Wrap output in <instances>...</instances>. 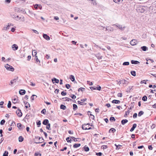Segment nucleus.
I'll return each instance as SVG.
<instances>
[{"mask_svg":"<svg viewBox=\"0 0 156 156\" xmlns=\"http://www.w3.org/2000/svg\"><path fill=\"white\" fill-rule=\"evenodd\" d=\"M90 125V124L89 123L83 124L82 126V129L83 130L91 129L92 128L89 127Z\"/></svg>","mask_w":156,"mask_h":156,"instance_id":"obj_1","label":"nucleus"},{"mask_svg":"<svg viewBox=\"0 0 156 156\" xmlns=\"http://www.w3.org/2000/svg\"><path fill=\"white\" fill-rule=\"evenodd\" d=\"M5 67L8 70H10L11 71H13L14 69L13 67L7 64L5 65Z\"/></svg>","mask_w":156,"mask_h":156,"instance_id":"obj_2","label":"nucleus"},{"mask_svg":"<svg viewBox=\"0 0 156 156\" xmlns=\"http://www.w3.org/2000/svg\"><path fill=\"white\" fill-rule=\"evenodd\" d=\"M86 98L81 99L80 101H78V103L79 104H80L81 105H86L87 104V103L84 102L86 101Z\"/></svg>","mask_w":156,"mask_h":156,"instance_id":"obj_3","label":"nucleus"},{"mask_svg":"<svg viewBox=\"0 0 156 156\" xmlns=\"http://www.w3.org/2000/svg\"><path fill=\"white\" fill-rule=\"evenodd\" d=\"M114 25H115L116 27H118L122 31L125 28V26H123L122 25L118 24H114Z\"/></svg>","mask_w":156,"mask_h":156,"instance_id":"obj_4","label":"nucleus"},{"mask_svg":"<svg viewBox=\"0 0 156 156\" xmlns=\"http://www.w3.org/2000/svg\"><path fill=\"white\" fill-rule=\"evenodd\" d=\"M121 83L123 85V86L124 87H126L128 84L129 82L124 79H122V80Z\"/></svg>","mask_w":156,"mask_h":156,"instance_id":"obj_5","label":"nucleus"},{"mask_svg":"<svg viewBox=\"0 0 156 156\" xmlns=\"http://www.w3.org/2000/svg\"><path fill=\"white\" fill-rule=\"evenodd\" d=\"M101 27L103 28V30H104V29L105 28V31L108 30V31L111 32L113 31L114 30V29L113 28H112L110 27H108L106 28L103 27L102 26H101Z\"/></svg>","mask_w":156,"mask_h":156,"instance_id":"obj_6","label":"nucleus"},{"mask_svg":"<svg viewBox=\"0 0 156 156\" xmlns=\"http://www.w3.org/2000/svg\"><path fill=\"white\" fill-rule=\"evenodd\" d=\"M12 100L13 101L12 102L13 103H17L18 101V97L17 96H14Z\"/></svg>","mask_w":156,"mask_h":156,"instance_id":"obj_7","label":"nucleus"},{"mask_svg":"<svg viewBox=\"0 0 156 156\" xmlns=\"http://www.w3.org/2000/svg\"><path fill=\"white\" fill-rule=\"evenodd\" d=\"M16 114L19 117H21L22 115V113L20 109H18V110L16 112Z\"/></svg>","mask_w":156,"mask_h":156,"instance_id":"obj_8","label":"nucleus"},{"mask_svg":"<svg viewBox=\"0 0 156 156\" xmlns=\"http://www.w3.org/2000/svg\"><path fill=\"white\" fill-rule=\"evenodd\" d=\"M136 39H133L130 42V44L133 46L136 44Z\"/></svg>","mask_w":156,"mask_h":156,"instance_id":"obj_9","label":"nucleus"},{"mask_svg":"<svg viewBox=\"0 0 156 156\" xmlns=\"http://www.w3.org/2000/svg\"><path fill=\"white\" fill-rule=\"evenodd\" d=\"M43 37L47 41H48L50 40V37L46 34H43Z\"/></svg>","mask_w":156,"mask_h":156,"instance_id":"obj_10","label":"nucleus"},{"mask_svg":"<svg viewBox=\"0 0 156 156\" xmlns=\"http://www.w3.org/2000/svg\"><path fill=\"white\" fill-rule=\"evenodd\" d=\"M12 48L14 51L18 49V46L15 44H14L12 45Z\"/></svg>","mask_w":156,"mask_h":156,"instance_id":"obj_11","label":"nucleus"},{"mask_svg":"<svg viewBox=\"0 0 156 156\" xmlns=\"http://www.w3.org/2000/svg\"><path fill=\"white\" fill-rule=\"evenodd\" d=\"M18 77H16V78L14 79L13 80H11L10 82L11 84H12L14 83H16V82L18 80Z\"/></svg>","mask_w":156,"mask_h":156,"instance_id":"obj_12","label":"nucleus"},{"mask_svg":"<svg viewBox=\"0 0 156 156\" xmlns=\"http://www.w3.org/2000/svg\"><path fill=\"white\" fill-rule=\"evenodd\" d=\"M136 126H137V125L136 124H135V123L133 125L132 127L130 129V132L133 131L135 129L136 127Z\"/></svg>","mask_w":156,"mask_h":156,"instance_id":"obj_13","label":"nucleus"},{"mask_svg":"<svg viewBox=\"0 0 156 156\" xmlns=\"http://www.w3.org/2000/svg\"><path fill=\"white\" fill-rule=\"evenodd\" d=\"M49 121L47 119H44L42 122L43 124L45 125H47Z\"/></svg>","mask_w":156,"mask_h":156,"instance_id":"obj_14","label":"nucleus"},{"mask_svg":"<svg viewBox=\"0 0 156 156\" xmlns=\"http://www.w3.org/2000/svg\"><path fill=\"white\" fill-rule=\"evenodd\" d=\"M26 93V91L24 90H20L19 91V94L21 95L24 94Z\"/></svg>","mask_w":156,"mask_h":156,"instance_id":"obj_15","label":"nucleus"},{"mask_svg":"<svg viewBox=\"0 0 156 156\" xmlns=\"http://www.w3.org/2000/svg\"><path fill=\"white\" fill-rule=\"evenodd\" d=\"M131 63L132 64H138L140 63V62L139 61L133 60L131 61Z\"/></svg>","mask_w":156,"mask_h":156,"instance_id":"obj_16","label":"nucleus"},{"mask_svg":"<svg viewBox=\"0 0 156 156\" xmlns=\"http://www.w3.org/2000/svg\"><path fill=\"white\" fill-rule=\"evenodd\" d=\"M112 103L115 104H119L120 103V101L118 100H114L112 101Z\"/></svg>","mask_w":156,"mask_h":156,"instance_id":"obj_17","label":"nucleus"},{"mask_svg":"<svg viewBox=\"0 0 156 156\" xmlns=\"http://www.w3.org/2000/svg\"><path fill=\"white\" fill-rule=\"evenodd\" d=\"M52 82L54 83V81H55V83H58L59 82V80L58 79H56V78H54L53 79H52Z\"/></svg>","mask_w":156,"mask_h":156,"instance_id":"obj_18","label":"nucleus"},{"mask_svg":"<svg viewBox=\"0 0 156 156\" xmlns=\"http://www.w3.org/2000/svg\"><path fill=\"white\" fill-rule=\"evenodd\" d=\"M96 57L98 59H101L102 58V56H101L100 54L99 53H98L96 55Z\"/></svg>","mask_w":156,"mask_h":156,"instance_id":"obj_19","label":"nucleus"},{"mask_svg":"<svg viewBox=\"0 0 156 156\" xmlns=\"http://www.w3.org/2000/svg\"><path fill=\"white\" fill-rule=\"evenodd\" d=\"M128 122L127 119H123L121 121V123L122 125H124L125 123H127Z\"/></svg>","mask_w":156,"mask_h":156,"instance_id":"obj_20","label":"nucleus"},{"mask_svg":"<svg viewBox=\"0 0 156 156\" xmlns=\"http://www.w3.org/2000/svg\"><path fill=\"white\" fill-rule=\"evenodd\" d=\"M62 99L63 100V101H69L70 100V101L72 100L71 99H69L68 98H62Z\"/></svg>","mask_w":156,"mask_h":156,"instance_id":"obj_21","label":"nucleus"},{"mask_svg":"<svg viewBox=\"0 0 156 156\" xmlns=\"http://www.w3.org/2000/svg\"><path fill=\"white\" fill-rule=\"evenodd\" d=\"M81 145V144H75L73 145V147L74 148H76L78 147H79Z\"/></svg>","mask_w":156,"mask_h":156,"instance_id":"obj_22","label":"nucleus"},{"mask_svg":"<svg viewBox=\"0 0 156 156\" xmlns=\"http://www.w3.org/2000/svg\"><path fill=\"white\" fill-rule=\"evenodd\" d=\"M90 111H88L87 112V114L88 115H90V116L91 118L93 119H94V115L90 113Z\"/></svg>","mask_w":156,"mask_h":156,"instance_id":"obj_23","label":"nucleus"},{"mask_svg":"<svg viewBox=\"0 0 156 156\" xmlns=\"http://www.w3.org/2000/svg\"><path fill=\"white\" fill-rule=\"evenodd\" d=\"M141 49L143 51H146L147 49V48L146 46H143L141 47Z\"/></svg>","mask_w":156,"mask_h":156,"instance_id":"obj_24","label":"nucleus"},{"mask_svg":"<svg viewBox=\"0 0 156 156\" xmlns=\"http://www.w3.org/2000/svg\"><path fill=\"white\" fill-rule=\"evenodd\" d=\"M69 79L71 80L73 82L75 81L74 76L73 75H71L69 76Z\"/></svg>","mask_w":156,"mask_h":156,"instance_id":"obj_25","label":"nucleus"},{"mask_svg":"<svg viewBox=\"0 0 156 156\" xmlns=\"http://www.w3.org/2000/svg\"><path fill=\"white\" fill-rule=\"evenodd\" d=\"M60 108L61 109H62L64 110L66 109V107L65 105H60Z\"/></svg>","mask_w":156,"mask_h":156,"instance_id":"obj_26","label":"nucleus"},{"mask_svg":"<svg viewBox=\"0 0 156 156\" xmlns=\"http://www.w3.org/2000/svg\"><path fill=\"white\" fill-rule=\"evenodd\" d=\"M9 27L10 25H9V23H8V25L5 26L4 27L3 30H6L9 29Z\"/></svg>","mask_w":156,"mask_h":156,"instance_id":"obj_27","label":"nucleus"},{"mask_svg":"<svg viewBox=\"0 0 156 156\" xmlns=\"http://www.w3.org/2000/svg\"><path fill=\"white\" fill-rule=\"evenodd\" d=\"M84 150L85 151H89V148L86 145H85L84 147Z\"/></svg>","mask_w":156,"mask_h":156,"instance_id":"obj_28","label":"nucleus"},{"mask_svg":"<svg viewBox=\"0 0 156 156\" xmlns=\"http://www.w3.org/2000/svg\"><path fill=\"white\" fill-rule=\"evenodd\" d=\"M116 131V130L114 129V128H111L109 131V132L110 133L111 132H112V133H114Z\"/></svg>","mask_w":156,"mask_h":156,"instance_id":"obj_29","label":"nucleus"},{"mask_svg":"<svg viewBox=\"0 0 156 156\" xmlns=\"http://www.w3.org/2000/svg\"><path fill=\"white\" fill-rule=\"evenodd\" d=\"M23 140V138L22 136H20L19 137V141L20 142H22Z\"/></svg>","mask_w":156,"mask_h":156,"instance_id":"obj_30","label":"nucleus"},{"mask_svg":"<svg viewBox=\"0 0 156 156\" xmlns=\"http://www.w3.org/2000/svg\"><path fill=\"white\" fill-rule=\"evenodd\" d=\"M77 106L76 104H73V109L74 110L77 109Z\"/></svg>","mask_w":156,"mask_h":156,"instance_id":"obj_31","label":"nucleus"},{"mask_svg":"<svg viewBox=\"0 0 156 156\" xmlns=\"http://www.w3.org/2000/svg\"><path fill=\"white\" fill-rule=\"evenodd\" d=\"M46 125H47V126H46V129H47L49 130H51V129L50 128V124L48 123Z\"/></svg>","mask_w":156,"mask_h":156,"instance_id":"obj_32","label":"nucleus"},{"mask_svg":"<svg viewBox=\"0 0 156 156\" xmlns=\"http://www.w3.org/2000/svg\"><path fill=\"white\" fill-rule=\"evenodd\" d=\"M24 102L25 104V107L26 108H28V107H30V105L28 102H26V103H25V102Z\"/></svg>","mask_w":156,"mask_h":156,"instance_id":"obj_33","label":"nucleus"},{"mask_svg":"<svg viewBox=\"0 0 156 156\" xmlns=\"http://www.w3.org/2000/svg\"><path fill=\"white\" fill-rule=\"evenodd\" d=\"M34 97H35L36 98H37V96L35 95H33L31 97V101H33L34 99Z\"/></svg>","mask_w":156,"mask_h":156,"instance_id":"obj_34","label":"nucleus"},{"mask_svg":"<svg viewBox=\"0 0 156 156\" xmlns=\"http://www.w3.org/2000/svg\"><path fill=\"white\" fill-rule=\"evenodd\" d=\"M22 126V125L20 123H18L17 124V127L19 129H21V126Z\"/></svg>","mask_w":156,"mask_h":156,"instance_id":"obj_35","label":"nucleus"},{"mask_svg":"<svg viewBox=\"0 0 156 156\" xmlns=\"http://www.w3.org/2000/svg\"><path fill=\"white\" fill-rule=\"evenodd\" d=\"M144 114V112H143V111H140L138 114V115L139 117L141 116L142 115Z\"/></svg>","mask_w":156,"mask_h":156,"instance_id":"obj_36","label":"nucleus"},{"mask_svg":"<svg viewBox=\"0 0 156 156\" xmlns=\"http://www.w3.org/2000/svg\"><path fill=\"white\" fill-rule=\"evenodd\" d=\"M37 54V51L35 50H34L33 51L32 53V55L34 56H36Z\"/></svg>","mask_w":156,"mask_h":156,"instance_id":"obj_37","label":"nucleus"},{"mask_svg":"<svg viewBox=\"0 0 156 156\" xmlns=\"http://www.w3.org/2000/svg\"><path fill=\"white\" fill-rule=\"evenodd\" d=\"M131 73L132 75L133 76H135L136 75V72L134 71H131Z\"/></svg>","mask_w":156,"mask_h":156,"instance_id":"obj_38","label":"nucleus"},{"mask_svg":"<svg viewBox=\"0 0 156 156\" xmlns=\"http://www.w3.org/2000/svg\"><path fill=\"white\" fill-rule=\"evenodd\" d=\"M37 124L38 127H39L41 125V122L40 120H38V121L36 122Z\"/></svg>","mask_w":156,"mask_h":156,"instance_id":"obj_39","label":"nucleus"},{"mask_svg":"<svg viewBox=\"0 0 156 156\" xmlns=\"http://www.w3.org/2000/svg\"><path fill=\"white\" fill-rule=\"evenodd\" d=\"M147 97L146 96H144L142 98V100H143L144 101H146L147 100Z\"/></svg>","mask_w":156,"mask_h":156,"instance_id":"obj_40","label":"nucleus"},{"mask_svg":"<svg viewBox=\"0 0 156 156\" xmlns=\"http://www.w3.org/2000/svg\"><path fill=\"white\" fill-rule=\"evenodd\" d=\"M129 62H126L123 63L122 65L123 66H128L129 65Z\"/></svg>","mask_w":156,"mask_h":156,"instance_id":"obj_41","label":"nucleus"},{"mask_svg":"<svg viewBox=\"0 0 156 156\" xmlns=\"http://www.w3.org/2000/svg\"><path fill=\"white\" fill-rule=\"evenodd\" d=\"M11 106V103L10 101H9L7 105V107L8 108H10Z\"/></svg>","mask_w":156,"mask_h":156,"instance_id":"obj_42","label":"nucleus"},{"mask_svg":"<svg viewBox=\"0 0 156 156\" xmlns=\"http://www.w3.org/2000/svg\"><path fill=\"white\" fill-rule=\"evenodd\" d=\"M115 146H116V149H119L122 147V146L120 145H117L116 144H115Z\"/></svg>","mask_w":156,"mask_h":156,"instance_id":"obj_43","label":"nucleus"},{"mask_svg":"<svg viewBox=\"0 0 156 156\" xmlns=\"http://www.w3.org/2000/svg\"><path fill=\"white\" fill-rule=\"evenodd\" d=\"M46 110L45 109H43L41 111V113L44 115H45L46 114Z\"/></svg>","mask_w":156,"mask_h":156,"instance_id":"obj_44","label":"nucleus"},{"mask_svg":"<svg viewBox=\"0 0 156 156\" xmlns=\"http://www.w3.org/2000/svg\"><path fill=\"white\" fill-rule=\"evenodd\" d=\"M8 152L7 151H5L4 153L3 156H8Z\"/></svg>","mask_w":156,"mask_h":156,"instance_id":"obj_45","label":"nucleus"},{"mask_svg":"<svg viewBox=\"0 0 156 156\" xmlns=\"http://www.w3.org/2000/svg\"><path fill=\"white\" fill-rule=\"evenodd\" d=\"M5 122V120L4 119L2 120L0 122V124L2 125H4Z\"/></svg>","mask_w":156,"mask_h":156,"instance_id":"obj_46","label":"nucleus"},{"mask_svg":"<svg viewBox=\"0 0 156 156\" xmlns=\"http://www.w3.org/2000/svg\"><path fill=\"white\" fill-rule=\"evenodd\" d=\"M35 156H41V154L39 153L38 152H36L34 154Z\"/></svg>","mask_w":156,"mask_h":156,"instance_id":"obj_47","label":"nucleus"},{"mask_svg":"<svg viewBox=\"0 0 156 156\" xmlns=\"http://www.w3.org/2000/svg\"><path fill=\"white\" fill-rule=\"evenodd\" d=\"M110 120L111 121H115V119L114 117H110Z\"/></svg>","mask_w":156,"mask_h":156,"instance_id":"obj_48","label":"nucleus"},{"mask_svg":"<svg viewBox=\"0 0 156 156\" xmlns=\"http://www.w3.org/2000/svg\"><path fill=\"white\" fill-rule=\"evenodd\" d=\"M73 99H75L76 98V96L74 94H72L71 96H70Z\"/></svg>","mask_w":156,"mask_h":156,"instance_id":"obj_49","label":"nucleus"},{"mask_svg":"<svg viewBox=\"0 0 156 156\" xmlns=\"http://www.w3.org/2000/svg\"><path fill=\"white\" fill-rule=\"evenodd\" d=\"M57 123L54 124L53 125V128H54V129H55V128L57 127Z\"/></svg>","mask_w":156,"mask_h":156,"instance_id":"obj_50","label":"nucleus"},{"mask_svg":"<svg viewBox=\"0 0 156 156\" xmlns=\"http://www.w3.org/2000/svg\"><path fill=\"white\" fill-rule=\"evenodd\" d=\"M61 94L62 96H65L66 94V93L64 91H62V92Z\"/></svg>","mask_w":156,"mask_h":156,"instance_id":"obj_51","label":"nucleus"},{"mask_svg":"<svg viewBox=\"0 0 156 156\" xmlns=\"http://www.w3.org/2000/svg\"><path fill=\"white\" fill-rule=\"evenodd\" d=\"M137 114L136 113H134L133 115V118H136L137 117Z\"/></svg>","mask_w":156,"mask_h":156,"instance_id":"obj_52","label":"nucleus"},{"mask_svg":"<svg viewBox=\"0 0 156 156\" xmlns=\"http://www.w3.org/2000/svg\"><path fill=\"white\" fill-rule=\"evenodd\" d=\"M69 137H67L66 138V140H67V141L68 142L71 143V140L70 139V140H69Z\"/></svg>","mask_w":156,"mask_h":156,"instance_id":"obj_53","label":"nucleus"},{"mask_svg":"<svg viewBox=\"0 0 156 156\" xmlns=\"http://www.w3.org/2000/svg\"><path fill=\"white\" fill-rule=\"evenodd\" d=\"M66 87L67 89H69L70 87V86L69 84H66Z\"/></svg>","mask_w":156,"mask_h":156,"instance_id":"obj_54","label":"nucleus"},{"mask_svg":"<svg viewBox=\"0 0 156 156\" xmlns=\"http://www.w3.org/2000/svg\"><path fill=\"white\" fill-rule=\"evenodd\" d=\"M101 147L103 149H105L107 148L108 147V146L107 145H103Z\"/></svg>","mask_w":156,"mask_h":156,"instance_id":"obj_55","label":"nucleus"},{"mask_svg":"<svg viewBox=\"0 0 156 156\" xmlns=\"http://www.w3.org/2000/svg\"><path fill=\"white\" fill-rule=\"evenodd\" d=\"M11 16L14 19V18H16V14H12V15H11Z\"/></svg>","mask_w":156,"mask_h":156,"instance_id":"obj_56","label":"nucleus"},{"mask_svg":"<svg viewBox=\"0 0 156 156\" xmlns=\"http://www.w3.org/2000/svg\"><path fill=\"white\" fill-rule=\"evenodd\" d=\"M117 96L118 97H121L122 96V93H119L117 94Z\"/></svg>","mask_w":156,"mask_h":156,"instance_id":"obj_57","label":"nucleus"},{"mask_svg":"<svg viewBox=\"0 0 156 156\" xmlns=\"http://www.w3.org/2000/svg\"><path fill=\"white\" fill-rule=\"evenodd\" d=\"M85 88L83 87H80V88H79L78 90V91L79 92L80 91H82L83 90H85Z\"/></svg>","mask_w":156,"mask_h":156,"instance_id":"obj_58","label":"nucleus"},{"mask_svg":"<svg viewBox=\"0 0 156 156\" xmlns=\"http://www.w3.org/2000/svg\"><path fill=\"white\" fill-rule=\"evenodd\" d=\"M102 153L101 152H98L96 153V154L98 156H101L102 155Z\"/></svg>","mask_w":156,"mask_h":156,"instance_id":"obj_59","label":"nucleus"},{"mask_svg":"<svg viewBox=\"0 0 156 156\" xmlns=\"http://www.w3.org/2000/svg\"><path fill=\"white\" fill-rule=\"evenodd\" d=\"M71 138L73 139V141L75 142H76L77 141V140H76V139L74 137H71Z\"/></svg>","mask_w":156,"mask_h":156,"instance_id":"obj_60","label":"nucleus"},{"mask_svg":"<svg viewBox=\"0 0 156 156\" xmlns=\"http://www.w3.org/2000/svg\"><path fill=\"white\" fill-rule=\"evenodd\" d=\"M90 89H91V90H95L96 89V87H90Z\"/></svg>","mask_w":156,"mask_h":156,"instance_id":"obj_61","label":"nucleus"},{"mask_svg":"<svg viewBox=\"0 0 156 156\" xmlns=\"http://www.w3.org/2000/svg\"><path fill=\"white\" fill-rule=\"evenodd\" d=\"M75 115H79L80 116H81L83 115L82 114L80 113H76L75 114Z\"/></svg>","mask_w":156,"mask_h":156,"instance_id":"obj_62","label":"nucleus"},{"mask_svg":"<svg viewBox=\"0 0 156 156\" xmlns=\"http://www.w3.org/2000/svg\"><path fill=\"white\" fill-rule=\"evenodd\" d=\"M67 148L66 147H64L63 149H61L60 151H63L64 150H66L67 149Z\"/></svg>","mask_w":156,"mask_h":156,"instance_id":"obj_63","label":"nucleus"},{"mask_svg":"<svg viewBox=\"0 0 156 156\" xmlns=\"http://www.w3.org/2000/svg\"><path fill=\"white\" fill-rule=\"evenodd\" d=\"M96 89L99 90H100L101 89V87H100V86H99V87H96Z\"/></svg>","mask_w":156,"mask_h":156,"instance_id":"obj_64","label":"nucleus"}]
</instances>
